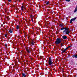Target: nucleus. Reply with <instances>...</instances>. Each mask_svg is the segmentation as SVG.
<instances>
[{"instance_id":"obj_4","label":"nucleus","mask_w":77,"mask_h":77,"mask_svg":"<svg viewBox=\"0 0 77 77\" xmlns=\"http://www.w3.org/2000/svg\"><path fill=\"white\" fill-rule=\"evenodd\" d=\"M26 50L28 53H30L31 51H32V48H26Z\"/></svg>"},{"instance_id":"obj_3","label":"nucleus","mask_w":77,"mask_h":77,"mask_svg":"<svg viewBox=\"0 0 77 77\" xmlns=\"http://www.w3.org/2000/svg\"><path fill=\"white\" fill-rule=\"evenodd\" d=\"M53 62L51 61V58H49V60L48 61V63L49 65V67H52L53 66Z\"/></svg>"},{"instance_id":"obj_13","label":"nucleus","mask_w":77,"mask_h":77,"mask_svg":"<svg viewBox=\"0 0 77 77\" xmlns=\"http://www.w3.org/2000/svg\"><path fill=\"white\" fill-rule=\"evenodd\" d=\"M46 5H49V4L50 3V2H47L46 3Z\"/></svg>"},{"instance_id":"obj_19","label":"nucleus","mask_w":77,"mask_h":77,"mask_svg":"<svg viewBox=\"0 0 77 77\" xmlns=\"http://www.w3.org/2000/svg\"><path fill=\"white\" fill-rule=\"evenodd\" d=\"M31 20H32V22H33V18H31Z\"/></svg>"},{"instance_id":"obj_10","label":"nucleus","mask_w":77,"mask_h":77,"mask_svg":"<svg viewBox=\"0 0 77 77\" xmlns=\"http://www.w3.org/2000/svg\"><path fill=\"white\" fill-rule=\"evenodd\" d=\"M24 7L23 6H22L21 7V9L22 11H23L24 10Z\"/></svg>"},{"instance_id":"obj_22","label":"nucleus","mask_w":77,"mask_h":77,"mask_svg":"<svg viewBox=\"0 0 77 77\" xmlns=\"http://www.w3.org/2000/svg\"><path fill=\"white\" fill-rule=\"evenodd\" d=\"M5 37H7V35L5 34Z\"/></svg>"},{"instance_id":"obj_8","label":"nucleus","mask_w":77,"mask_h":77,"mask_svg":"<svg viewBox=\"0 0 77 77\" xmlns=\"http://www.w3.org/2000/svg\"><path fill=\"white\" fill-rule=\"evenodd\" d=\"M22 75L23 76V77H26V75L24 73H23Z\"/></svg>"},{"instance_id":"obj_23","label":"nucleus","mask_w":77,"mask_h":77,"mask_svg":"<svg viewBox=\"0 0 77 77\" xmlns=\"http://www.w3.org/2000/svg\"><path fill=\"white\" fill-rule=\"evenodd\" d=\"M71 47V46H69L68 47V48H69L70 47Z\"/></svg>"},{"instance_id":"obj_9","label":"nucleus","mask_w":77,"mask_h":77,"mask_svg":"<svg viewBox=\"0 0 77 77\" xmlns=\"http://www.w3.org/2000/svg\"><path fill=\"white\" fill-rule=\"evenodd\" d=\"M9 30V32L11 33H12V30L11 29H10Z\"/></svg>"},{"instance_id":"obj_11","label":"nucleus","mask_w":77,"mask_h":77,"mask_svg":"<svg viewBox=\"0 0 77 77\" xmlns=\"http://www.w3.org/2000/svg\"><path fill=\"white\" fill-rule=\"evenodd\" d=\"M31 44L32 45H34V42H33V40L31 42Z\"/></svg>"},{"instance_id":"obj_1","label":"nucleus","mask_w":77,"mask_h":77,"mask_svg":"<svg viewBox=\"0 0 77 77\" xmlns=\"http://www.w3.org/2000/svg\"><path fill=\"white\" fill-rule=\"evenodd\" d=\"M63 32V33L64 35H69V33H70V31L69 30V29L66 28H61V30H64Z\"/></svg>"},{"instance_id":"obj_14","label":"nucleus","mask_w":77,"mask_h":77,"mask_svg":"<svg viewBox=\"0 0 77 77\" xmlns=\"http://www.w3.org/2000/svg\"><path fill=\"white\" fill-rule=\"evenodd\" d=\"M68 47H67L65 49H64L66 51L68 49Z\"/></svg>"},{"instance_id":"obj_7","label":"nucleus","mask_w":77,"mask_h":77,"mask_svg":"<svg viewBox=\"0 0 77 77\" xmlns=\"http://www.w3.org/2000/svg\"><path fill=\"white\" fill-rule=\"evenodd\" d=\"M63 38L64 39H66L67 38V37L66 36H63Z\"/></svg>"},{"instance_id":"obj_15","label":"nucleus","mask_w":77,"mask_h":77,"mask_svg":"<svg viewBox=\"0 0 77 77\" xmlns=\"http://www.w3.org/2000/svg\"><path fill=\"white\" fill-rule=\"evenodd\" d=\"M5 48H7V47H8V46L7 45V44H5Z\"/></svg>"},{"instance_id":"obj_2","label":"nucleus","mask_w":77,"mask_h":77,"mask_svg":"<svg viewBox=\"0 0 77 77\" xmlns=\"http://www.w3.org/2000/svg\"><path fill=\"white\" fill-rule=\"evenodd\" d=\"M61 42V39L59 38H57L55 41V43L56 44H59Z\"/></svg>"},{"instance_id":"obj_24","label":"nucleus","mask_w":77,"mask_h":77,"mask_svg":"<svg viewBox=\"0 0 77 77\" xmlns=\"http://www.w3.org/2000/svg\"><path fill=\"white\" fill-rule=\"evenodd\" d=\"M7 19H8V17H7Z\"/></svg>"},{"instance_id":"obj_18","label":"nucleus","mask_w":77,"mask_h":77,"mask_svg":"<svg viewBox=\"0 0 77 77\" xmlns=\"http://www.w3.org/2000/svg\"><path fill=\"white\" fill-rule=\"evenodd\" d=\"M21 53H21L22 54H23V52H24V51H21Z\"/></svg>"},{"instance_id":"obj_5","label":"nucleus","mask_w":77,"mask_h":77,"mask_svg":"<svg viewBox=\"0 0 77 77\" xmlns=\"http://www.w3.org/2000/svg\"><path fill=\"white\" fill-rule=\"evenodd\" d=\"M76 18H77L75 17L73 19H71V20H70V23H72V21H74V20H75L76 19Z\"/></svg>"},{"instance_id":"obj_6","label":"nucleus","mask_w":77,"mask_h":77,"mask_svg":"<svg viewBox=\"0 0 77 77\" xmlns=\"http://www.w3.org/2000/svg\"><path fill=\"white\" fill-rule=\"evenodd\" d=\"M77 5L75 9L74 12L75 13L76 12H77Z\"/></svg>"},{"instance_id":"obj_16","label":"nucleus","mask_w":77,"mask_h":77,"mask_svg":"<svg viewBox=\"0 0 77 77\" xmlns=\"http://www.w3.org/2000/svg\"><path fill=\"white\" fill-rule=\"evenodd\" d=\"M66 2H70V0H65Z\"/></svg>"},{"instance_id":"obj_12","label":"nucleus","mask_w":77,"mask_h":77,"mask_svg":"<svg viewBox=\"0 0 77 77\" xmlns=\"http://www.w3.org/2000/svg\"><path fill=\"white\" fill-rule=\"evenodd\" d=\"M19 28H20V27H19V26L17 25V29H19Z\"/></svg>"},{"instance_id":"obj_21","label":"nucleus","mask_w":77,"mask_h":77,"mask_svg":"<svg viewBox=\"0 0 77 77\" xmlns=\"http://www.w3.org/2000/svg\"><path fill=\"white\" fill-rule=\"evenodd\" d=\"M62 44H63L62 43H61V47H62V46H63V45Z\"/></svg>"},{"instance_id":"obj_20","label":"nucleus","mask_w":77,"mask_h":77,"mask_svg":"<svg viewBox=\"0 0 77 77\" xmlns=\"http://www.w3.org/2000/svg\"><path fill=\"white\" fill-rule=\"evenodd\" d=\"M12 1V0H8V2H11Z\"/></svg>"},{"instance_id":"obj_17","label":"nucleus","mask_w":77,"mask_h":77,"mask_svg":"<svg viewBox=\"0 0 77 77\" xmlns=\"http://www.w3.org/2000/svg\"><path fill=\"white\" fill-rule=\"evenodd\" d=\"M66 51L64 50L63 51L62 53H65V52Z\"/></svg>"}]
</instances>
